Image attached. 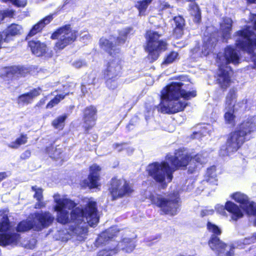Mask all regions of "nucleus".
Listing matches in <instances>:
<instances>
[{"label": "nucleus", "mask_w": 256, "mask_h": 256, "mask_svg": "<svg viewBox=\"0 0 256 256\" xmlns=\"http://www.w3.org/2000/svg\"><path fill=\"white\" fill-rule=\"evenodd\" d=\"M188 171L190 172L191 173L193 172V170H191L190 168H189Z\"/></svg>", "instance_id": "e2e57ef3"}, {"label": "nucleus", "mask_w": 256, "mask_h": 256, "mask_svg": "<svg viewBox=\"0 0 256 256\" xmlns=\"http://www.w3.org/2000/svg\"><path fill=\"white\" fill-rule=\"evenodd\" d=\"M248 0V2H250V3H254V2H256V0H254V2H250V1H249L248 0Z\"/></svg>", "instance_id": "052dcab7"}, {"label": "nucleus", "mask_w": 256, "mask_h": 256, "mask_svg": "<svg viewBox=\"0 0 256 256\" xmlns=\"http://www.w3.org/2000/svg\"><path fill=\"white\" fill-rule=\"evenodd\" d=\"M68 118L66 114L58 116L52 122V126L56 129L62 130L64 126L65 120Z\"/></svg>", "instance_id": "72a5a7b5"}, {"label": "nucleus", "mask_w": 256, "mask_h": 256, "mask_svg": "<svg viewBox=\"0 0 256 256\" xmlns=\"http://www.w3.org/2000/svg\"><path fill=\"white\" fill-rule=\"evenodd\" d=\"M4 42V37L2 34L0 33V48H2V42Z\"/></svg>", "instance_id": "6e6d98bb"}, {"label": "nucleus", "mask_w": 256, "mask_h": 256, "mask_svg": "<svg viewBox=\"0 0 256 256\" xmlns=\"http://www.w3.org/2000/svg\"><path fill=\"white\" fill-rule=\"evenodd\" d=\"M207 156L206 152L198 154L192 158L186 150H178L174 156L167 154L164 161L149 164L146 171L156 182L165 188L172 180L173 172L179 168L186 166L190 158L192 162L202 164L207 162Z\"/></svg>", "instance_id": "f03ea898"}, {"label": "nucleus", "mask_w": 256, "mask_h": 256, "mask_svg": "<svg viewBox=\"0 0 256 256\" xmlns=\"http://www.w3.org/2000/svg\"><path fill=\"white\" fill-rule=\"evenodd\" d=\"M46 151L50 158L58 159L61 158L60 156L63 150L62 147L60 146H54L52 145L46 148Z\"/></svg>", "instance_id": "c756f323"}, {"label": "nucleus", "mask_w": 256, "mask_h": 256, "mask_svg": "<svg viewBox=\"0 0 256 256\" xmlns=\"http://www.w3.org/2000/svg\"><path fill=\"white\" fill-rule=\"evenodd\" d=\"M101 170V168L96 164H94L90 166L88 180L86 184V186L89 187L90 188H98L100 186V172Z\"/></svg>", "instance_id": "f3484780"}, {"label": "nucleus", "mask_w": 256, "mask_h": 256, "mask_svg": "<svg viewBox=\"0 0 256 256\" xmlns=\"http://www.w3.org/2000/svg\"><path fill=\"white\" fill-rule=\"evenodd\" d=\"M130 150L131 152H132L133 150L132 148H130Z\"/></svg>", "instance_id": "338daca9"}, {"label": "nucleus", "mask_w": 256, "mask_h": 256, "mask_svg": "<svg viewBox=\"0 0 256 256\" xmlns=\"http://www.w3.org/2000/svg\"><path fill=\"white\" fill-rule=\"evenodd\" d=\"M204 43L201 51L198 47H196L192 50V56H193L194 58L202 56H206L214 48L216 40L211 37H205L204 38Z\"/></svg>", "instance_id": "2eb2a0df"}, {"label": "nucleus", "mask_w": 256, "mask_h": 256, "mask_svg": "<svg viewBox=\"0 0 256 256\" xmlns=\"http://www.w3.org/2000/svg\"><path fill=\"white\" fill-rule=\"evenodd\" d=\"M32 188V190L35 192L34 198H36V200L43 199L42 190L41 188L36 186H33Z\"/></svg>", "instance_id": "a19ab883"}, {"label": "nucleus", "mask_w": 256, "mask_h": 256, "mask_svg": "<svg viewBox=\"0 0 256 256\" xmlns=\"http://www.w3.org/2000/svg\"><path fill=\"white\" fill-rule=\"evenodd\" d=\"M52 15H50L45 17L42 20L36 24L30 30L28 36H33L40 32L45 25L49 24L52 20Z\"/></svg>", "instance_id": "a878e982"}, {"label": "nucleus", "mask_w": 256, "mask_h": 256, "mask_svg": "<svg viewBox=\"0 0 256 256\" xmlns=\"http://www.w3.org/2000/svg\"><path fill=\"white\" fill-rule=\"evenodd\" d=\"M44 104H45V99L42 98V99L40 100L38 102V104L36 105V106L40 107L42 106H43Z\"/></svg>", "instance_id": "864d4df0"}, {"label": "nucleus", "mask_w": 256, "mask_h": 256, "mask_svg": "<svg viewBox=\"0 0 256 256\" xmlns=\"http://www.w3.org/2000/svg\"><path fill=\"white\" fill-rule=\"evenodd\" d=\"M152 1V0H142V1H138L136 2V6L138 10L140 16L145 15V12L148 6Z\"/></svg>", "instance_id": "f704fd0d"}, {"label": "nucleus", "mask_w": 256, "mask_h": 256, "mask_svg": "<svg viewBox=\"0 0 256 256\" xmlns=\"http://www.w3.org/2000/svg\"><path fill=\"white\" fill-rule=\"evenodd\" d=\"M132 30V28L128 27L122 28L118 31V36H117L116 41L118 44H124L126 40L128 34Z\"/></svg>", "instance_id": "7c9ffc66"}, {"label": "nucleus", "mask_w": 256, "mask_h": 256, "mask_svg": "<svg viewBox=\"0 0 256 256\" xmlns=\"http://www.w3.org/2000/svg\"><path fill=\"white\" fill-rule=\"evenodd\" d=\"M127 144H113V147L114 149L118 152H120L124 149L127 148Z\"/></svg>", "instance_id": "09e8293b"}, {"label": "nucleus", "mask_w": 256, "mask_h": 256, "mask_svg": "<svg viewBox=\"0 0 256 256\" xmlns=\"http://www.w3.org/2000/svg\"><path fill=\"white\" fill-rule=\"evenodd\" d=\"M254 29L256 30V20L254 23Z\"/></svg>", "instance_id": "680f3d73"}, {"label": "nucleus", "mask_w": 256, "mask_h": 256, "mask_svg": "<svg viewBox=\"0 0 256 256\" xmlns=\"http://www.w3.org/2000/svg\"><path fill=\"white\" fill-rule=\"evenodd\" d=\"M236 45L252 56L256 65V36L250 27L236 32Z\"/></svg>", "instance_id": "1a4fd4ad"}, {"label": "nucleus", "mask_w": 256, "mask_h": 256, "mask_svg": "<svg viewBox=\"0 0 256 256\" xmlns=\"http://www.w3.org/2000/svg\"><path fill=\"white\" fill-rule=\"evenodd\" d=\"M122 61L118 58L110 59L104 72V76L119 77L122 72Z\"/></svg>", "instance_id": "dca6fc26"}, {"label": "nucleus", "mask_w": 256, "mask_h": 256, "mask_svg": "<svg viewBox=\"0 0 256 256\" xmlns=\"http://www.w3.org/2000/svg\"><path fill=\"white\" fill-rule=\"evenodd\" d=\"M54 199L55 205L53 209L57 212L58 222L63 224H68L70 231L78 236L79 240H82L85 237L87 232V224L94 226L98 223L96 202L92 198H86V206L84 210L76 208L72 211L70 218L66 209L74 208L76 204L59 194H55Z\"/></svg>", "instance_id": "f257e3e1"}, {"label": "nucleus", "mask_w": 256, "mask_h": 256, "mask_svg": "<svg viewBox=\"0 0 256 256\" xmlns=\"http://www.w3.org/2000/svg\"><path fill=\"white\" fill-rule=\"evenodd\" d=\"M82 38H86V39H89L90 38V36L87 32H85V34L82 36Z\"/></svg>", "instance_id": "4d7b16f0"}, {"label": "nucleus", "mask_w": 256, "mask_h": 256, "mask_svg": "<svg viewBox=\"0 0 256 256\" xmlns=\"http://www.w3.org/2000/svg\"><path fill=\"white\" fill-rule=\"evenodd\" d=\"M226 208L232 214V219L234 220H237L243 216V214L238 206L230 201L226 203Z\"/></svg>", "instance_id": "4be33fe9"}, {"label": "nucleus", "mask_w": 256, "mask_h": 256, "mask_svg": "<svg viewBox=\"0 0 256 256\" xmlns=\"http://www.w3.org/2000/svg\"><path fill=\"white\" fill-rule=\"evenodd\" d=\"M96 110L94 106L86 108L84 111V126L86 128L88 129L93 126L95 124L96 118Z\"/></svg>", "instance_id": "6ab92c4d"}, {"label": "nucleus", "mask_w": 256, "mask_h": 256, "mask_svg": "<svg viewBox=\"0 0 256 256\" xmlns=\"http://www.w3.org/2000/svg\"><path fill=\"white\" fill-rule=\"evenodd\" d=\"M116 228L113 227L102 232L96 240V246H98L105 244L110 238L116 235Z\"/></svg>", "instance_id": "412c9836"}, {"label": "nucleus", "mask_w": 256, "mask_h": 256, "mask_svg": "<svg viewBox=\"0 0 256 256\" xmlns=\"http://www.w3.org/2000/svg\"><path fill=\"white\" fill-rule=\"evenodd\" d=\"M118 245L123 250L126 252H131L134 249L136 244L133 240L129 238H124L120 242Z\"/></svg>", "instance_id": "c85d7f7f"}, {"label": "nucleus", "mask_w": 256, "mask_h": 256, "mask_svg": "<svg viewBox=\"0 0 256 256\" xmlns=\"http://www.w3.org/2000/svg\"><path fill=\"white\" fill-rule=\"evenodd\" d=\"M77 37V32L70 26H65L58 29L51 36L52 39H58L55 45L56 50H61L74 42Z\"/></svg>", "instance_id": "f8f14e48"}, {"label": "nucleus", "mask_w": 256, "mask_h": 256, "mask_svg": "<svg viewBox=\"0 0 256 256\" xmlns=\"http://www.w3.org/2000/svg\"><path fill=\"white\" fill-rule=\"evenodd\" d=\"M22 30L20 26L16 24H12L4 31L2 34L4 37V42H8L10 39L11 36L20 34Z\"/></svg>", "instance_id": "b1692460"}, {"label": "nucleus", "mask_w": 256, "mask_h": 256, "mask_svg": "<svg viewBox=\"0 0 256 256\" xmlns=\"http://www.w3.org/2000/svg\"><path fill=\"white\" fill-rule=\"evenodd\" d=\"M146 196L150 200L152 203L158 208L164 214L174 216L178 212L180 206V198L179 191L176 188L174 190L166 196L158 194H152L150 192H146Z\"/></svg>", "instance_id": "423d86ee"}, {"label": "nucleus", "mask_w": 256, "mask_h": 256, "mask_svg": "<svg viewBox=\"0 0 256 256\" xmlns=\"http://www.w3.org/2000/svg\"><path fill=\"white\" fill-rule=\"evenodd\" d=\"M28 46L32 52L38 56L43 55L47 50L46 44L38 40H31L29 42Z\"/></svg>", "instance_id": "5701e85b"}, {"label": "nucleus", "mask_w": 256, "mask_h": 256, "mask_svg": "<svg viewBox=\"0 0 256 256\" xmlns=\"http://www.w3.org/2000/svg\"><path fill=\"white\" fill-rule=\"evenodd\" d=\"M116 38L110 36L108 38H102L100 40V46L104 50L108 52L110 54L119 52V48L116 46Z\"/></svg>", "instance_id": "a211bd4d"}, {"label": "nucleus", "mask_w": 256, "mask_h": 256, "mask_svg": "<svg viewBox=\"0 0 256 256\" xmlns=\"http://www.w3.org/2000/svg\"><path fill=\"white\" fill-rule=\"evenodd\" d=\"M208 232L212 234L208 244L212 250L218 256H233V248L231 245H226L221 242L218 236L222 233L221 229L214 224L208 222L206 224Z\"/></svg>", "instance_id": "6e6552de"}, {"label": "nucleus", "mask_w": 256, "mask_h": 256, "mask_svg": "<svg viewBox=\"0 0 256 256\" xmlns=\"http://www.w3.org/2000/svg\"><path fill=\"white\" fill-rule=\"evenodd\" d=\"M69 238H70V237H69L68 236H67V237H66V238H62V240H64V241H66V240H68Z\"/></svg>", "instance_id": "bf43d9fd"}, {"label": "nucleus", "mask_w": 256, "mask_h": 256, "mask_svg": "<svg viewBox=\"0 0 256 256\" xmlns=\"http://www.w3.org/2000/svg\"><path fill=\"white\" fill-rule=\"evenodd\" d=\"M28 138L26 135L22 134L17 138L15 140L8 144V146L13 149L18 148L21 145L24 144L27 142Z\"/></svg>", "instance_id": "473e14b6"}, {"label": "nucleus", "mask_w": 256, "mask_h": 256, "mask_svg": "<svg viewBox=\"0 0 256 256\" xmlns=\"http://www.w3.org/2000/svg\"><path fill=\"white\" fill-rule=\"evenodd\" d=\"M82 93H84V94H85L86 92H87L85 86H84V85L82 86Z\"/></svg>", "instance_id": "13d9d810"}, {"label": "nucleus", "mask_w": 256, "mask_h": 256, "mask_svg": "<svg viewBox=\"0 0 256 256\" xmlns=\"http://www.w3.org/2000/svg\"><path fill=\"white\" fill-rule=\"evenodd\" d=\"M36 243V240L32 238L29 241L28 243L26 245V247L30 249H32L35 247Z\"/></svg>", "instance_id": "8fccbe9b"}, {"label": "nucleus", "mask_w": 256, "mask_h": 256, "mask_svg": "<svg viewBox=\"0 0 256 256\" xmlns=\"http://www.w3.org/2000/svg\"><path fill=\"white\" fill-rule=\"evenodd\" d=\"M37 201L34 205V208L40 209L46 207V202L43 201L42 200H37Z\"/></svg>", "instance_id": "de8ad7c7"}, {"label": "nucleus", "mask_w": 256, "mask_h": 256, "mask_svg": "<svg viewBox=\"0 0 256 256\" xmlns=\"http://www.w3.org/2000/svg\"><path fill=\"white\" fill-rule=\"evenodd\" d=\"M256 240V232L254 234L253 236L251 238H245L244 240V244H250L251 242H254L255 240Z\"/></svg>", "instance_id": "3c124183"}, {"label": "nucleus", "mask_w": 256, "mask_h": 256, "mask_svg": "<svg viewBox=\"0 0 256 256\" xmlns=\"http://www.w3.org/2000/svg\"><path fill=\"white\" fill-rule=\"evenodd\" d=\"M42 90L40 88H34L27 94L20 96L18 98V103L20 106L31 103L33 99L39 96Z\"/></svg>", "instance_id": "aec40b11"}, {"label": "nucleus", "mask_w": 256, "mask_h": 256, "mask_svg": "<svg viewBox=\"0 0 256 256\" xmlns=\"http://www.w3.org/2000/svg\"><path fill=\"white\" fill-rule=\"evenodd\" d=\"M160 36L158 32L152 30H149L146 34V50L148 52L149 59L152 62L158 58L162 52L166 49V42L160 40Z\"/></svg>", "instance_id": "9d476101"}, {"label": "nucleus", "mask_w": 256, "mask_h": 256, "mask_svg": "<svg viewBox=\"0 0 256 256\" xmlns=\"http://www.w3.org/2000/svg\"><path fill=\"white\" fill-rule=\"evenodd\" d=\"M240 58L233 47L227 46L224 53L220 52L217 56L216 63L218 66V82L224 89L230 86L231 69L228 66L230 63L236 64L239 62Z\"/></svg>", "instance_id": "20e7f679"}, {"label": "nucleus", "mask_w": 256, "mask_h": 256, "mask_svg": "<svg viewBox=\"0 0 256 256\" xmlns=\"http://www.w3.org/2000/svg\"><path fill=\"white\" fill-rule=\"evenodd\" d=\"M66 95L60 94L56 95L52 100L46 105L47 108H51L58 104L62 100H63Z\"/></svg>", "instance_id": "4c0bfd02"}, {"label": "nucleus", "mask_w": 256, "mask_h": 256, "mask_svg": "<svg viewBox=\"0 0 256 256\" xmlns=\"http://www.w3.org/2000/svg\"><path fill=\"white\" fill-rule=\"evenodd\" d=\"M178 54L176 52H172L166 57L162 64H168L174 62L178 58Z\"/></svg>", "instance_id": "e433bc0d"}, {"label": "nucleus", "mask_w": 256, "mask_h": 256, "mask_svg": "<svg viewBox=\"0 0 256 256\" xmlns=\"http://www.w3.org/2000/svg\"><path fill=\"white\" fill-rule=\"evenodd\" d=\"M109 190L112 200H114L126 194H129L132 192V189L124 180L114 178L111 180Z\"/></svg>", "instance_id": "ddd939ff"}, {"label": "nucleus", "mask_w": 256, "mask_h": 256, "mask_svg": "<svg viewBox=\"0 0 256 256\" xmlns=\"http://www.w3.org/2000/svg\"><path fill=\"white\" fill-rule=\"evenodd\" d=\"M248 0L250 1V2H254V0Z\"/></svg>", "instance_id": "0e129e2a"}, {"label": "nucleus", "mask_w": 256, "mask_h": 256, "mask_svg": "<svg viewBox=\"0 0 256 256\" xmlns=\"http://www.w3.org/2000/svg\"><path fill=\"white\" fill-rule=\"evenodd\" d=\"M106 80V84L107 87L112 90H114L117 88L118 86V77L110 76L106 77L104 76Z\"/></svg>", "instance_id": "c9c22d12"}, {"label": "nucleus", "mask_w": 256, "mask_h": 256, "mask_svg": "<svg viewBox=\"0 0 256 256\" xmlns=\"http://www.w3.org/2000/svg\"><path fill=\"white\" fill-rule=\"evenodd\" d=\"M14 12L12 10H6L0 12V22L6 17L12 18L14 15Z\"/></svg>", "instance_id": "79ce46f5"}, {"label": "nucleus", "mask_w": 256, "mask_h": 256, "mask_svg": "<svg viewBox=\"0 0 256 256\" xmlns=\"http://www.w3.org/2000/svg\"><path fill=\"white\" fill-rule=\"evenodd\" d=\"M215 209L217 213L222 215L225 216L226 214V205L224 206L223 205H221L220 204H218L215 206Z\"/></svg>", "instance_id": "c03bdc74"}, {"label": "nucleus", "mask_w": 256, "mask_h": 256, "mask_svg": "<svg viewBox=\"0 0 256 256\" xmlns=\"http://www.w3.org/2000/svg\"><path fill=\"white\" fill-rule=\"evenodd\" d=\"M236 98V90H230L228 93L226 101V108L224 118L226 124L234 126L235 124V116L234 114V106Z\"/></svg>", "instance_id": "4468645a"}, {"label": "nucleus", "mask_w": 256, "mask_h": 256, "mask_svg": "<svg viewBox=\"0 0 256 256\" xmlns=\"http://www.w3.org/2000/svg\"><path fill=\"white\" fill-rule=\"evenodd\" d=\"M127 148L130 149V148H128V147H127V148H126V149H127Z\"/></svg>", "instance_id": "69168bd1"}, {"label": "nucleus", "mask_w": 256, "mask_h": 256, "mask_svg": "<svg viewBox=\"0 0 256 256\" xmlns=\"http://www.w3.org/2000/svg\"><path fill=\"white\" fill-rule=\"evenodd\" d=\"M182 82H172L161 92L159 108L164 113H175L184 110L187 105L186 100L194 98L196 90L186 92Z\"/></svg>", "instance_id": "7ed1b4c3"}, {"label": "nucleus", "mask_w": 256, "mask_h": 256, "mask_svg": "<svg viewBox=\"0 0 256 256\" xmlns=\"http://www.w3.org/2000/svg\"><path fill=\"white\" fill-rule=\"evenodd\" d=\"M86 64L85 61L80 59L75 60L72 62V65L76 68H80L85 66Z\"/></svg>", "instance_id": "37998d69"}, {"label": "nucleus", "mask_w": 256, "mask_h": 256, "mask_svg": "<svg viewBox=\"0 0 256 256\" xmlns=\"http://www.w3.org/2000/svg\"><path fill=\"white\" fill-rule=\"evenodd\" d=\"M7 175L6 172L0 173V182L2 181L4 178H6Z\"/></svg>", "instance_id": "5fc2aeb1"}, {"label": "nucleus", "mask_w": 256, "mask_h": 256, "mask_svg": "<svg viewBox=\"0 0 256 256\" xmlns=\"http://www.w3.org/2000/svg\"><path fill=\"white\" fill-rule=\"evenodd\" d=\"M54 218L48 212H38L30 214L26 220L20 222L16 230L24 232L30 229L39 231L50 225Z\"/></svg>", "instance_id": "0eeeda50"}, {"label": "nucleus", "mask_w": 256, "mask_h": 256, "mask_svg": "<svg viewBox=\"0 0 256 256\" xmlns=\"http://www.w3.org/2000/svg\"><path fill=\"white\" fill-rule=\"evenodd\" d=\"M172 22V24H174L175 25L174 30V35L177 38L180 37L182 34V29L184 26V18L180 16H175Z\"/></svg>", "instance_id": "393cba45"}, {"label": "nucleus", "mask_w": 256, "mask_h": 256, "mask_svg": "<svg viewBox=\"0 0 256 256\" xmlns=\"http://www.w3.org/2000/svg\"><path fill=\"white\" fill-rule=\"evenodd\" d=\"M214 210L210 208H206L202 210L201 212L200 215L202 216H208L209 215H212L214 214Z\"/></svg>", "instance_id": "49530a36"}, {"label": "nucleus", "mask_w": 256, "mask_h": 256, "mask_svg": "<svg viewBox=\"0 0 256 256\" xmlns=\"http://www.w3.org/2000/svg\"><path fill=\"white\" fill-rule=\"evenodd\" d=\"M30 156V150H26L21 155V158L22 159H26Z\"/></svg>", "instance_id": "603ef678"}, {"label": "nucleus", "mask_w": 256, "mask_h": 256, "mask_svg": "<svg viewBox=\"0 0 256 256\" xmlns=\"http://www.w3.org/2000/svg\"><path fill=\"white\" fill-rule=\"evenodd\" d=\"M232 26V20L228 18H224L220 24V30L224 39H227L230 36Z\"/></svg>", "instance_id": "bb28decb"}, {"label": "nucleus", "mask_w": 256, "mask_h": 256, "mask_svg": "<svg viewBox=\"0 0 256 256\" xmlns=\"http://www.w3.org/2000/svg\"><path fill=\"white\" fill-rule=\"evenodd\" d=\"M256 130V118H248L242 122L237 130L230 134L226 146H222L220 150L222 156L230 155L236 152L245 140V136L248 133Z\"/></svg>", "instance_id": "39448f33"}, {"label": "nucleus", "mask_w": 256, "mask_h": 256, "mask_svg": "<svg viewBox=\"0 0 256 256\" xmlns=\"http://www.w3.org/2000/svg\"><path fill=\"white\" fill-rule=\"evenodd\" d=\"M189 10L191 15L194 16V20L198 22L201 20V14L198 6L194 2H191L190 4Z\"/></svg>", "instance_id": "2f4dec72"}, {"label": "nucleus", "mask_w": 256, "mask_h": 256, "mask_svg": "<svg viewBox=\"0 0 256 256\" xmlns=\"http://www.w3.org/2000/svg\"><path fill=\"white\" fill-rule=\"evenodd\" d=\"M210 128V126H204L202 128L200 132H194L192 136V138H199L201 137L202 135L206 136V134H209V131H208V130Z\"/></svg>", "instance_id": "58836bf2"}, {"label": "nucleus", "mask_w": 256, "mask_h": 256, "mask_svg": "<svg viewBox=\"0 0 256 256\" xmlns=\"http://www.w3.org/2000/svg\"><path fill=\"white\" fill-rule=\"evenodd\" d=\"M216 177V168L214 166H212L208 168L205 175L204 181L216 185L218 181Z\"/></svg>", "instance_id": "cd10ccee"}, {"label": "nucleus", "mask_w": 256, "mask_h": 256, "mask_svg": "<svg viewBox=\"0 0 256 256\" xmlns=\"http://www.w3.org/2000/svg\"><path fill=\"white\" fill-rule=\"evenodd\" d=\"M4 2H10L18 7L24 6L27 2V0H2Z\"/></svg>", "instance_id": "ea45409f"}, {"label": "nucleus", "mask_w": 256, "mask_h": 256, "mask_svg": "<svg viewBox=\"0 0 256 256\" xmlns=\"http://www.w3.org/2000/svg\"><path fill=\"white\" fill-rule=\"evenodd\" d=\"M20 240V235L14 232L10 224L7 214L0 215V245H16Z\"/></svg>", "instance_id": "9b49d317"}, {"label": "nucleus", "mask_w": 256, "mask_h": 256, "mask_svg": "<svg viewBox=\"0 0 256 256\" xmlns=\"http://www.w3.org/2000/svg\"><path fill=\"white\" fill-rule=\"evenodd\" d=\"M114 250V249L102 250L98 252V256H112V252Z\"/></svg>", "instance_id": "a18cd8bd"}]
</instances>
